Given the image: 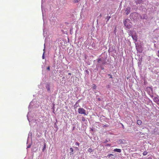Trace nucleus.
<instances>
[{"label": "nucleus", "instance_id": "11", "mask_svg": "<svg viewBox=\"0 0 159 159\" xmlns=\"http://www.w3.org/2000/svg\"><path fill=\"white\" fill-rule=\"evenodd\" d=\"M88 151V152H93V150L91 148H89Z\"/></svg>", "mask_w": 159, "mask_h": 159}, {"label": "nucleus", "instance_id": "23", "mask_svg": "<svg viewBox=\"0 0 159 159\" xmlns=\"http://www.w3.org/2000/svg\"><path fill=\"white\" fill-rule=\"evenodd\" d=\"M47 69L48 70H50V67L49 66H48L47 68Z\"/></svg>", "mask_w": 159, "mask_h": 159}, {"label": "nucleus", "instance_id": "19", "mask_svg": "<svg viewBox=\"0 0 159 159\" xmlns=\"http://www.w3.org/2000/svg\"><path fill=\"white\" fill-rule=\"evenodd\" d=\"M111 17L110 16H107V21L109 20V19H110Z\"/></svg>", "mask_w": 159, "mask_h": 159}, {"label": "nucleus", "instance_id": "7", "mask_svg": "<svg viewBox=\"0 0 159 159\" xmlns=\"http://www.w3.org/2000/svg\"><path fill=\"white\" fill-rule=\"evenodd\" d=\"M132 37L133 38V39L135 40V41H136L137 40V37L136 35H132Z\"/></svg>", "mask_w": 159, "mask_h": 159}, {"label": "nucleus", "instance_id": "32", "mask_svg": "<svg viewBox=\"0 0 159 159\" xmlns=\"http://www.w3.org/2000/svg\"><path fill=\"white\" fill-rule=\"evenodd\" d=\"M102 70H103V68H102Z\"/></svg>", "mask_w": 159, "mask_h": 159}, {"label": "nucleus", "instance_id": "31", "mask_svg": "<svg viewBox=\"0 0 159 159\" xmlns=\"http://www.w3.org/2000/svg\"><path fill=\"white\" fill-rule=\"evenodd\" d=\"M107 142V141H106V142H104V143H106V142Z\"/></svg>", "mask_w": 159, "mask_h": 159}, {"label": "nucleus", "instance_id": "16", "mask_svg": "<svg viewBox=\"0 0 159 159\" xmlns=\"http://www.w3.org/2000/svg\"><path fill=\"white\" fill-rule=\"evenodd\" d=\"M79 1H80V0H74V3H77V2H79Z\"/></svg>", "mask_w": 159, "mask_h": 159}, {"label": "nucleus", "instance_id": "5", "mask_svg": "<svg viewBox=\"0 0 159 159\" xmlns=\"http://www.w3.org/2000/svg\"><path fill=\"white\" fill-rule=\"evenodd\" d=\"M130 7H127L125 10V12L126 15L129 14L130 12Z\"/></svg>", "mask_w": 159, "mask_h": 159}, {"label": "nucleus", "instance_id": "21", "mask_svg": "<svg viewBox=\"0 0 159 159\" xmlns=\"http://www.w3.org/2000/svg\"><path fill=\"white\" fill-rule=\"evenodd\" d=\"M111 156H113V155L112 154H110L108 155V157H111Z\"/></svg>", "mask_w": 159, "mask_h": 159}, {"label": "nucleus", "instance_id": "8", "mask_svg": "<svg viewBox=\"0 0 159 159\" xmlns=\"http://www.w3.org/2000/svg\"><path fill=\"white\" fill-rule=\"evenodd\" d=\"M153 100L154 101V102H155L156 103H157V102L159 100V99L157 97H154V99H153Z\"/></svg>", "mask_w": 159, "mask_h": 159}, {"label": "nucleus", "instance_id": "26", "mask_svg": "<svg viewBox=\"0 0 159 159\" xmlns=\"http://www.w3.org/2000/svg\"><path fill=\"white\" fill-rule=\"evenodd\" d=\"M108 75H110V78H112V76L111 75H110V74H108Z\"/></svg>", "mask_w": 159, "mask_h": 159}, {"label": "nucleus", "instance_id": "1", "mask_svg": "<svg viewBox=\"0 0 159 159\" xmlns=\"http://www.w3.org/2000/svg\"><path fill=\"white\" fill-rule=\"evenodd\" d=\"M124 25L128 29L131 28L132 26L130 20L129 19H126L124 21Z\"/></svg>", "mask_w": 159, "mask_h": 159}, {"label": "nucleus", "instance_id": "15", "mask_svg": "<svg viewBox=\"0 0 159 159\" xmlns=\"http://www.w3.org/2000/svg\"><path fill=\"white\" fill-rule=\"evenodd\" d=\"M75 145L76 146H78V147H79L80 146V143L78 142H76L75 143Z\"/></svg>", "mask_w": 159, "mask_h": 159}, {"label": "nucleus", "instance_id": "4", "mask_svg": "<svg viewBox=\"0 0 159 159\" xmlns=\"http://www.w3.org/2000/svg\"><path fill=\"white\" fill-rule=\"evenodd\" d=\"M125 142V140L124 139H120L118 141V143L119 144H124Z\"/></svg>", "mask_w": 159, "mask_h": 159}, {"label": "nucleus", "instance_id": "2", "mask_svg": "<svg viewBox=\"0 0 159 159\" xmlns=\"http://www.w3.org/2000/svg\"><path fill=\"white\" fill-rule=\"evenodd\" d=\"M78 112L79 114H83L84 115H87L86 113V110L82 108H80L78 109Z\"/></svg>", "mask_w": 159, "mask_h": 159}, {"label": "nucleus", "instance_id": "6", "mask_svg": "<svg viewBox=\"0 0 159 159\" xmlns=\"http://www.w3.org/2000/svg\"><path fill=\"white\" fill-rule=\"evenodd\" d=\"M114 151L115 152H120L121 150L120 149L116 148L114 150Z\"/></svg>", "mask_w": 159, "mask_h": 159}, {"label": "nucleus", "instance_id": "17", "mask_svg": "<svg viewBox=\"0 0 159 159\" xmlns=\"http://www.w3.org/2000/svg\"><path fill=\"white\" fill-rule=\"evenodd\" d=\"M147 153H148L146 152H144L143 153V155L145 156V155H146L147 154Z\"/></svg>", "mask_w": 159, "mask_h": 159}, {"label": "nucleus", "instance_id": "13", "mask_svg": "<svg viewBox=\"0 0 159 159\" xmlns=\"http://www.w3.org/2000/svg\"><path fill=\"white\" fill-rule=\"evenodd\" d=\"M92 88L94 89H96L97 88V86L95 84H93V85Z\"/></svg>", "mask_w": 159, "mask_h": 159}, {"label": "nucleus", "instance_id": "27", "mask_svg": "<svg viewBox=\"0 0 159 159\" xmlns=\"http://www.w3.org/2000/svg\"><path fill=\"white\" fill-rule=\"evenodd\" d=\"M159 106V100L156 103Z\"/></svg>", "mask_w": 159, "mask_h": 159}, {"label": "nucleus", "instance_id": "22", "mask_svg": "<svg viewBox=\"0 0 159 159\" xmlns=\"http://www.w3.org/2000/svg\"><path fill=\"white\" fill-rule=\"evenodd\" d=\"M42 58L43 59H44V52L43 54V56H42Z\"/></svg>", "mask_w": 159, "mask_h": 159}, {"label": "nucleus", "instance_id": "20", "mask_svg": "<svg viewBox=\"0 0 159 159\" xmlns=\"http://www.w3.org/2000/svg\"><path fill=\"white\" fill-rule=\"evenodd\" d=\"M75 150L77 151H79V148L78 147H75Z\"/></svg>", "mask_w": 159, "mask_h": 159}, {"label": "nucleus", "instance_id": "3", "mask_svg": "<svg viewBox=\"0 0 159 159\" xmlns=\"http://www.w3.org/2000/svg\"><path fill=\"white\" fill-rule=\"evenodd\" d=\"M97 61L98 63H100V61L101 62V63L102 65L106 64L107 63V61L103 59H102L101 58H99L97 60Z\"/></svg>", "mask_w": 159, "mask_h": 159}, {"label": "nucleus", "instance_id": "12", "mask_svg": "<svg viewBox=\"0 0 159 159\" xmlns=\"http://www.w3.org/2000/svg\"><path fill=\"white\" fill-rule=\"evenodd\" d=\"M46 144L45 143H44V144L43 146V149H42L43 152L44 151V150L46 149Z\"/></svg>", "mask_w": 159, "mask_h": 159}, {"label": "nucleus", "instance_id": "9", "mask_svg": "<svg viewBox=\"0 0 159 159\" xmlns=\"http://www.w3.org/2000/svg\"><path fill=\"white\" fill-rule=\"evenodd\" d=\"M142 122L140 120H137V124L138 125H141L142 124Z\"/></svg>", "mask_w": 159, "mask_h": 159}, {"label": "nucleus", "instance_id": "25", "mask_svg": "<svg viewBox=\"0 0 159 159\" xmlns=\"http://www.w3.org/2000/svg\"><path fill=\"white\" fill-rule=\"evenodd\" d=\"M30 147H31V145H28V146H27V148H30Z\"/></svg>", "mask_w": 159, "mask_h": 159}, {"label": "nucleus", "instance_id": "24", "mask_svg": "<svg viewBox=\"0 0 159 159\" xmlns=\"http://www.w3.org/2000/svg\"><path fill=\"white\" fill-rule=\"evenodd\" d=\"M111 145L109 144H107L106 145L107 146H110Z\"/></svg>", "mask_w": 159, "mask_h": 159}, {"label": "nucleus", "instance_id": "33", "mask_svg": "<svg viewBox=\"0 0 159 159\" xmlns=\"http://www.w3.org/2000/svg\"><path fill=\"white\" fill-rule=\"evenodd\" d=\"M158 57H159V55H158Z\"/></svg>", "mask_w": 159, "mask_h": 159}, {"label": "nucleus", "instance_id": "14", "mask_svg": "<svg viewBox=\"0 0 159 159\" xmlns=\"http://www.w3.org/2000/svg\"><path fill=\"white\" fill-rule=\"evenodd\" d=\"M47 89V90H48V91H50V87H49V85L47 86L46 87Z\"/></svg>", "mask_w": 159, "mask_h": 159}, {"label": "nucleus", "instance_id": "18", "mask_svg": "<svg viewBox=\"0 0 159 159\" xmlns=\"http://www.w3.org/2000/svg\"><path fill=\"white\" fill-rule=\"evenodd\" d=\"M82 120L83 121H84L85 120V118L84 117H82Z\"/></svg>", "mask_w": 159, "mask_h": 159}, {"label": "nucleus", "instance_id": "29", "mask_svg": "<svg viewBox=\"0 0 159 159\" xmlns=\"http://www.w3.org/2000/svg\"><path fill=\"white\" fill-rule=\"evenodd\" d=\"M98 99L99 101H100L101 100V99L100 98H98Z\"/></svg>", "mask_w": 159, "mask_h": 159}, {"label": "nucleus", "instance_id": "10", "mask_svg": "<svg viewBox=\"0 0 159 159\" xmlns=\"http://www.w3.org/2000/svg\"><path fill=\"white\" fill-rule=\"evenodd\" d=\"M70 155L73 154V149L72 148H70Z\"/></svg>", "mask_w": 159, "mask_h": 159}, {"label": "nucleus", "instance_id": "30", "mask_svg": "<svg viewBox=\"0 0 159 159\" xmlns=\"http://www.w3.org/2000/svg\"><path fill=\"white\" fill-rule=\"evenodd\" d=\"M158 53L159 54V50L158 51Z\"/></svg>", "mask_w": 159, "mask_h": 159}, {"label": "nucleus", "instance_id": "28", "mask_svg": "<svg viewBox=\"0 0 159 159\" xmlns=\"http://www.w3.org/2000/svg\"><path fill=\"white\" fill-rule=\"evenodd\" d=\"M68 75H71V74L70 73H69L68 74Z\"/></svg>", "mask_w": 159, "mask_h": 159}]
</instances>
